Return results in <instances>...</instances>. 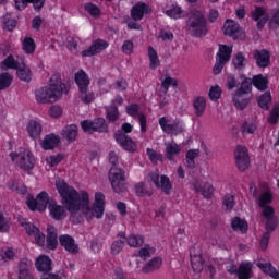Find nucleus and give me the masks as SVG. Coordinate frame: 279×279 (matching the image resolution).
Masks as SVG:
<instances>
[{
	"label": "nucleus",
	"mask_w": 279,
	"mask_h": 279,
	"mask_svg": "<svg viewBox=\"0 0 279 279\" xmlns=\"http://www.w3.org/2000/svg\"><path fill=\"white\" fill-rule=\"evenodd\" d=\"M56 187L61 196V203L72 216L77 215L82 210L86 219H93V217L101 219L104 217L106 206V196L104 193L97 192L95 194V202L90 208L87 192H82L80 195V192L75 187L68 185L62 179L56 181Z\"/></svg>",
	"instance_id": "1"
},
{
	"label": "nucleus",
	"mask_w": 279,
	"mask_h": 279,
	"mask_svg": "<svg viewBox=\"0 0 279 279\" xmlns=\"http://www.w3.org/2000/svg\"><path fill=\"white\" fill-rule=\"evenodd\" d=\"M69 90H71V87L62 83L60 73H54L49 80V86L39 87L35 90V99L37 104H56Z\"/></svg>",
	"instance_id": "2"
},
{
	"label": "nucleus",
	"mask_w": 279,
	"mask_h": 279,
	"mask_svg": "<svg viewBox=\"0 0 279 279\" xmlns=\"http://www.w3.org/2000/svg\"><path fill=\"white\" fill-rule=\"evenodd\" d=\"M185 29L192 38H204L208 35V20L199 10H193L187 15Z\"/></svg>",
	"instance_id": "3"
},
{
	"label": "nucleus",
	"mask_w": 279,
	"mask_h": 279,
	"mask_svg": "<svg viewBox=\"0 0 279 279\" xmlns=\"http://www.w3.org/2000/svg\"><path fill=\"white\" fill-rule=\"evenodd\" d=\"M109 162L112 168L109 171V181L111 182V187L114 193L121 195L128 193V183L125 182V171L123 169L117 168L119 165V155L117 153H109Z\"/></svg>",
	"instance_id": "4"
},
{
	"label": "nucleus",
	"mask_w": 279,
	"mask_h": 279,
	"mask_svg": "<svg viewBox=\"0 0 279 279\" xmlns=\"http://www.w3.org/2000/svg\"><path fill=\"white\" fill-rule=\"evenodd\" d=\"M74 82L78 88V99L83 104H93L95 101V93L90 90V77L84 70H80L74 75Z\"/></svg>",
	"instance_id": "5"
},
{
	"label": "nucleus",
	"mask_w": 279,
	"mask_h": 279,
	"mask_svg": "<svg viewBox=\"0 0 279 279\" xmlns=\"http://www.w3.org/2000/svg\"><path fill=\"white\" fill-rule=\"evenodd\" d=\"M10 158L13 162L16 161V165L22 169V171H32L36 166L34 154L29 150H24L20 154L11 153Z\"/></svg>",
	"instance_id": "6"
},
{
	"label": "nucleus",
	"mask_w": 279,
	"mask_h": 279,
	"mask_svg": "<svg viewBox=\"0 0 279 279\" xmlns=\"http://www.w3.org/2000/svg\"><path fill=\"white\" fill-rule=\"evenodd\" d=\"M230 58H232V47L220 44L216 54V63L213 69L214 75H219V73L223 71V66L230 62Z\"/></svg>",
	"instance_id": "7"
},
{
	"label": "nucleus",
	"mask_w": 279,
	"mask_h": 279,
	"mask_svg": "<svg viewBox=\"0 0 279 279\" xmlns=\"http://www.w3.org/2000/svg\"><path fill=\"white\" fill-rule=\"evenodd\" d=\"M81 128L87 134H93V132H99L102 134H108V124L104 118H97L93 120H85L81 122Z\"/></svg>",
	"instance_id": "8"
},
{
	"label": "nucleus",
	"mask_w": 279,
	"mask_h": 279,
	"mask_svg": "<svg viewBox=\"0 0 279 279\" xmlns=\"http://www.w3.org/2000/svg\"><path fill=\"white\" fill-rule=\"evenodd\" d=\"M26 205L29 210H39V213H45L47 206H49V194L47 192H41L36 198L27 197Z\"/></svg>",
	"instance_id": "9"
},
{
	"label": "nucleus",
	"mask_w": 279,
	"mask_h": 279,
	"mask_svg": "<svg viewBox=\"0 0 279 279\" xmlns=\"http://www.w3.org/2000/svg\"><path fill=\"white\" fill-rule=\"evenodd\" d=\"M159 125L166 134H173V136H178V134H182L184 132V126L182 125V122L179 120L171 123V120L167 117H161L159 119Z\"/></svg>",
	"instance_id": "10"
},
{
	"label": "nucleus",
	"mask_w": 279,
	"mask_h": 279,
	"mask_svg": "<svg viewBox=\"0 0 279 279\" xmlns=\"http://www.w3.org/2000/svg\"><path fill=\"white\" fill-rule=\"evenodd\" d=\"M223 34L225 36H230L233 40H239V38H243L245 36V32L234 20H227L223 24Z\"/></svg>",
	"instance_id": "11"
},
{
	"label": "nucleus",
	"mask_w": 279,
	"mask_h": 279,
	"mask_svg": "<svg viewBox=\"0 0 279 279\" xmlns=\"http://www.w3.org/2000/svg\"><path fill=\"white\" fill-rule=\"evenodd\" d=\"M59 243L68 254H72L73 256L80 254V244L70 234L60 235Z\"/></svg>",
	"instance_id": "12"
},
{
	"label": "nucleus",
	"mask_w": 279,
	"mask_h": 279,
	"mask_svg": "<svg viewBox=\"0 0 279 279\" xmlns=\"http://www.w3.org/2000/svg\"><path fill=\"white\" fill-rule=\"evenodd\" d=\"M234 154L239 171H247V169H250V155L247 154V148L238 146Z\"/></svg>",
	"instance_id": "13"
},
{
	"label": "nucleus",
	"mask_w": 279,
	"mask_h": 279,
	"mask_svg": "<svg viewBox=\"0 0 279 279\" xmlns=\"http://www.w3.org/2000/svg\"><path fill=\"white\" fill-rule=\"evenodd\" d=\"M22 226L24 230H26L28 236H34L36 245L44 247L46 239L45 233L40 232V229L32 222H22Z\"/></svg>",
	"instance_id": "14"
},
{
	"label": "nucleus",
	"mask_w": 279,
	"mask_h": 279,
	"mask_svg": "<svg viewBox=\"0 0 279 279\" xmlns=\"http://www.w3.org/2000/svg\"><path fill=\"white\" fill-rule=\"evenodd\" d=\"M253 58L258 69H267L271 66V53L267 49L254 50Z\"/></svg>",
	"instance_id": "15"
},
{
	"label": "nucleus",
	"mask_w": 279,
	"mask_h": 279,
	"mask_svg": "<svg viewBox=\"0 0 279 279\" xmlns=\"http://www.w3.org/2000/svg\"><path fill=\"white\" fill-rule=\"evenodd\" d=\"M109 44L104 39H96L89 46L88 49L82 51L83 58H93V56H97V53H101L105 49H108Z\"/></svg>",
	"instance_id": "16"
},
{
	"label": "nucleus",
	"mask_w": 279,
	"mask_h": 279,
	"mask_svg": "<svg viewBox=\"0 0 279 279\" xmlns=\"http://www.w3.org/2000/svg\"><path fill=\"white\" fill-rule=\"evenodd\" d=\"M126 113L133 119H138L141 125V132H147V118L144 112H140V107L137 104H132L126 107Z\"/></svg>",
	"instance_id": "17"
},
{
	"label": "nucleus",
	"mask_w": 279,
	"mask_h": 279,
	"mask_svg": "<svg viewBox=\"0 0 279 279\" xmlns=\"http://www.w3.org/2000/svg\"><path fill=\"white\" fill-rule=\"evenodd\" d=\"M114 138L117 144L121 145V147H123V149L126 151H136V143H134L130 136L123 133V131H118L114 134Z\"/></svg>",
	"instance_id": "18"
},
{
	"label": "nucleus",
	"mask_w": 279,
	"mask_h": 279,
	"mask_svg": "<svg viewBox=\"0 0 279 279\" xmlns=\"http://www.w3.org/2000/svg\"><path fill=\"white\" fill-rule=\"evenodd\" d=\"M252 20L257 23V29H263L269 21V15L265 13V9L260 7H255L251 12Z\"/></svg>",
	"instance_id": "19"
},
{
	"label": "nucleus",
	"mask_w": 279,
	"mask_h": 279,
	"mask_svg": "<svg viewBox=\"0 0 279 279\" xmlns=\"http://www.w3.org/2000/svg\"><path fill=\"white\" fill-rule=\"evenodd\" d=\"M232 101L236 110H245V108L250 106V101H252V97L248 95L240 94L239 92H235L232 95Z\"/></svg>",
	"instance_id": "20"
},
{
	"label": "nucleus",
	"mask_w": 279,
	"mask_h": 279,
	"mask_svg": "<svg viewBox=\"0 0 279 279\" xmlns=\"http://www.w3.org/2000/svg\"><path fill=\"white\" fill-rule=\"evenodd\" d=\"M46 247L47 250H56L58 247V230L53 226L47 227Z\"/></svg>",
	"instance_id": "21"
},
{
	"label": "nucleus",
	"mask_w": 279,
	"mask_h": 279,
	"mask_svg": "<svg viewBox=\"0 0 279 279\" xmlns=\"http://www.w3.org/2000/svg\"><path fill=\"white\" fill-rule=\"evenodd\" d=\"M29 269H32V260L27 258L21 259L19 264V279H34Z\"/></svg>",
	"instance_id": "22"
},
{
	"label": "nucleus",
	"mask_w": 279,
	"mask_h": 279,
	"mask_svg": "<svg viewBox=\"0 0 279 279\" xmlns=\"http://www.w3.org/2000/svg\"><path fill=\"white\" fill-rule=\"evenodd\" d=\"M64 206V207H63ZM58 205L56 203H50L49 204V211L50 215L52 217V219H56V221H60L62 219H64V217H66V210L64 208H66L65 205Z\"/></svg>",
	"instance_id": "23"
},
{
	"label": "nucleus",
	"mask_w": 279,
	"mask_h": 279,
	"mask_svg": "<svg viewBox=\"0 0 279 279\" xmlns=\"http://www.w3.org/2000/svg\"><path fill=\"white\" fill-rule=\"evenodd\" d=\"M257 267L260 268V270L266 274L267 276H270V278L272 279H279V271L278 269H276V267H274V265H271V263L269 262H257L256 263Z\"/></svg>",
	"instance_id": "24"
},
{
	"label": "nucleus",
	"mask_w": 279,
	"mask_h": 279,
	"mask_svg": "<svg viewBox=\"0 0 279 279\" xmlns=\"http://www.w3.org/2000/svg\"><path fill=\"white\" fill-rule=\"evenodd\" d=\"M166 158L170 160V162H173L175 160V156H180V151H182V147L178 145L177 143H166Z\"/></svg>",
	"instance_id": "25"
},
{
	"label": "nucleus",
	"mask_w": 279,
	"mask_h": 279,
	"mask_svg": "<svg viewBox=\"0 0 279 279\" xmlns=\"http://www.w3.org/2000/svg\"><path fill=\"white\" fill-rule=\"evenodd\" d=\"M27 3H33L34 10L40 12L45 5V0H15V8L17 10H25V8H27Z\"/></svg>",
	"instance_id": "26"
},
{
	"label": "nucleus",
	"mask_w": 279,
	"mask_h": 279,
	"mask_svg": "<svg viewBox=\"0 0 279 279\" xmlns=\"http://www.w3.org/2000/svg\"><path fill=\"white\" fill-rule=\"evenodd\" d=\"M147 4L140 2L137 4H135L132 9H131V19H133V21H143V17L145 16V12L147 14Z\"/></svg>",
	"instance_id": "27"
},
{
	"label": "nucleus",
	"mask_w": 279,
	"mask_h": 279,
	"mask_svg": "<svg viewBox=\"0 0 279 279\" xmlns=\"http://www.w3.org/2000/svg\"><path fill=\"white\" fill-rule=\"evenodd\" d=\"M27 132L31 138L36 141L40 138V134H43V125L36 120H31L27 124Z\"/></svg>",
	"instance_id": "28"
},
{
	"label": "nucleus",
	"mask_w": 279,
	"mask_h": 279,
	"mask_svg": "<svg viewBox=\"0 0 279 279\" xmlns=\"http://www.w3.org/2000/svg\"><path fill=\"white\" fill-rule=\"evenodd\" d=\"M16 75L21 82H32V70L24 61H21L20 68L16 70Z\"/></svg>",
	"instance_id": "29"
},
{
	"label": "nucleus",
	"mask_w": 279,
	"mask_h": 279,
	"mask_svg": "<svg viewBox=\"0 0 279 279\" xmlns=\"http://www.w3.org/2000/svg\"><path fill=\"white\" fill-rule=\"evenodd\" d=\"M36 268L38 271H41L44 274H49L51 271V258L45 255H40L36 259Z\"/></svg>",
	"instance_id": "30"
},
{
	"label": "nucleus",
	"mask_w": 279,
	"mask_h": 279,
	"mask_svg": "<svg viewBox=\"0 0 279 279\" xmlns=\"http://www.w3.org/2000/svg\"><path fill=\"white\" fill-rule=\"evenodd\" d=\"M61 136L65 138L68 143H74L75 138H77V125H66L61 131Z\"/></svg>",
	"instance_id": "31"
},
{
	"label": "nucleus",
	"mask_w": 279,
	"mask_h": 279,
	"mask_svg": "<svg viewBox=\"0 0 279 279\" xmlns=\"http://www.w3.org/2000/svg\"><path fill=\"white\" fill-rule=\"evenodd\" d=\"M162 267V258L155 257L150 259L142 269L143 274H154Z\"/></svg>",
	"instance_id": "32"
},
{
	"label": "nucleus",
	"mask_w": 279,
	"mask_h": 279,
	"mask_svg": "<svg viewBox=\"0 0 279 279\" xmlns=\"http://www.w3.org/2000/svg\"><path fill=\"white\" fill-rule=\"evenodd\" d=\"M252 82L253 86H255L257 90L265 92L267 88H269V78L263 74L253 76Z\"/></svg>",
	"instance_id": "33"
},
{
	"label": "nucleus",
	"mask_w": 279,
	"mask_h": 279,
	"mask_svg": "<svg viewBox=\"0 0 279 279\" xmlns=\"http://www.w3.org/2000/svg\"><path fill=\"white\" fill-rule=\"evenodd\" d=\"M252 263L242 262L238 267V278L239 279H250L252 277Z\"/></svg>",
	"instance_id": "34"
},
{
	"label": "nucleus",
	"mask_w": 279,
	"mask_h": 279,
	"mask_svg": "<svg viewBox=\"0 0 279 279\" xmlns=\"http://www.w3.org/2000/svg\"><path fill=\"white\" fill-rule=\"evenodd\" d=\"M60 143V137L56 134L46 135L41 142L43 149H56V146Z\"/></svg>",
	"instance_id": "35"
},
{
	"label": "nucleus",
	"mask_w": 279,
	"mask_h": 279,
	"mask_svg": "<svg viewBox=\"0 0 279 279\" xmlns=\"http://www.w3.org/2000/svg\"><path fill=\"white\" fill-rule=\"evenodd\" d=\"M193 108L196 117H204L206 112V98L198 96L193 100Z\"/></svg>",
	"instance_id": "36"
},
{
	"label": "nucleus",
	"mask_w": 279,
	"mask_h": 279,
	"mask_svg": "<svg viewBox=\"0 0 279 279\" xmlns=\"http://www.w3.org/2000/svg\"><path fill=\"white\" fill-rule=\"evenodd\" d=\"M21 66V62L19 60L14 59V56L10 54L8 56L3 62L0 63V69L2 71H8V69H12L13 71H17V69Z\"/></svg>",
	"instance_id": "37"
},
{
	"label": "nucleus",
	"mask_w": 279,
	"mask_h": 279,
	"mask_svg": "<svg viewBox=\"0 0 279 279\" xmlns=\"http://www.w3.org/2000/svg\"><path fill=\"white\" fill-rule=\"evenodd\" d=\"M190 256L193 271H195V274H201V271L204 270V260L202 259V254L193 255V252H191Z\"/></svg>",
	"instance_id": "38"
},
{
	"label": "nucleus",
	"mask_w": 279,
	"mask_h": 279,
	"mask_svg": "<svg viewBox=\"0 0 279 279\" xmlns=\"http://www.w3.org/2000/svg\"><path fill=\"white\" fill-rule=\"evenodd\" d=\"M232 64L236 71H243L247 66V58L243 52H238L233 56Z\"/></svg>",
	"instance_id": "39"
},
{
	"label": "nucleus",
	"mask_w": 279,
	"mask_h": 279,
	"mask_svg": "<svg viewBox=\"0 0 279 279\" xmlns=\"http://www.w3.org/2000/svg\"><path fill=\"white\" fill-rule=\"evenodd\" d=\"M231 227L232 230H234L235 232H241L242 234H245V232H247V221H245L244 219H241L240 217H234L231 220Z\"/></svg>",
	"instance_id": "40"
},
{
	"label": "nucleus",
	"mask_w": 279,
	"mask_h": 279,
	"mask_svg": "<svg viewBox=\"0 0 279 279\" xmlns=\"http://www.w3.org/2000/svg\"><path fill=\"white\" fill-rule=\"evenodd\" d=\"M194 190L196 193H202V195L205 199H211L213 194L215 193V187H213V184H210V183H205L203 185V189H201L197 185H194Z\"/></svg>",
	"instance_id": "41"
},
{
	"label": "nucleus",
	"mask_w": 279,
	"mask_h": 279,
	"mask_svg": "<svg viewBox=\"0 0 279 279\" xmlns=\"http://www.w3.org/2000/svg\"><path fill=\"white\" fill-rule=\"evenodd\" d=\"M199 149H190L185 155V162L187 169H195V158H199Z\"/></svg>",
	"instance_id": "42"
},
{
	"label": "nucleus",
	"mask_w": 279,
	"mask_h": 279,
	"mask_svg": "<svg viewBox=\"0 0 279 279\" xmlns=\"http://www.w3.org/2000/svg\"><path fill=\"white\" fill-rule=\"evenodd\" d=\"M148 58L150 61L149 69H151V71H156V68L160 66V59H158V52L151 46L148 47Z\"/></svg>",
	"instance_id": "43"
},
{
	"label": "nucleus",
	"mask_w": 279,
	"mask_h": 279,
	"mask_svg": "<svg viewBox=\"0 0 279 279\" xmlns=\"http://www.w3.org/2000/svg\"><path fill=\"white\" fill-rule=\"evenodd\" d=\"M126 243L130 245V247H143L145 239L143 235L131 234L126 238Z\"/></svg>",
	"instance_id": "44"
},
{
	"label": "nucleus",
	"mask_w": 279,
	"mask_h": 279,
	"mask_svg": "<svg viewBox=\"0 0 279 279\" xmlns=\"http://www.w3.org/2000/svg\"><path fill=\"white\" fill-rule=\"evenodd\" d=\"M14 76L12 74L4 72L0 74V90H5V88H10L12 86V81Z\"/></svg>",
	"instance_id": "45"
},
{
	"label": "nucleus",
	"mask_w": 279,
	"mask_h": 279,
	"mask_svg": "<svg viewBox=\"0 0 279 279\" xmlns=\"http://www.w3.org/2000/svg\"><path fill=\"white\" fill-rule=\"evenodd\" d=\"M2 27L3 29H5L7 32H12L14 31V28L16 27V21L14 19H12L11 14H5L2 17Z\"/></svg>",
	"instance_id": "46"
},
{
	"label": "nucleus",
	"mask_w": 279,
	"mask_h": 279,
	"mask_svg": "<svg viewBox=\"0 0 279 279\" xmlns=\"http://www.w3.org/2000/svg\"><path fill=\"white\" fill-rule=\"evenodd\" d=\"M252 84L253 81L251 78H244L241 83V86L235 90V93L250 96V94L252 93Z\"/></svg>",
	"instance_id": "47"
},
{
	"label": "nucleus",
	"mask_w": 279,
	"mask_h": 279,
	"mask_svg": "<svg viewBox=\"0 0 279 279\" xmlns=\"http://www.w3.org/2000/svg\"><path fill=\"white\" fill-rule=\"evenodd\" d=\"M271 104V92H266L258 98V106L263 110H269V105Z\"/></svg>",
	"instance_id": "48"
},
{
	"label": "nucleus",
	"mask_w": 279,
	"mask_h": 279,
	"mask_svg": "<svg viewBox=\"0 0 279 279\" xmlns=\"http://www.w3.org/2000/svg\"><path fill=\"white\" fill-rule=\"evenodd\" d=\"M182 8L177 5V4H172L170 9H168L166 11L167 16H169L170 19H182Z\"/></svg>",
	"instance_id": "49"
},
{
	"label": "nucleus",
	"mask_w": 279,
	"mask_h": 279,
	"mask_svg": "<svg viewBox=\"0 0 279 279\" xmlns=\"http://www.w3.org/2000/svg\"><path fill=\"white\" fill-rule=\"evenodd\" d=\"M23 50L25 53L32 54L36 51V43L31 37H25L23 40Z\"/></svg>",
	"instance_id": "50"
},
{
	"label": "nucleus",
	"mask_w": 279,
	"mask_h": 279,
	"mask_svg": "<svg viewBox=\"0 0 279 279\" xmlns=\"http://www.w3.org/2000/svg\"><path fill=\"white\" fill-rule=\"evenodd\" d=\"M159 184H160L159 189H162V191L166 195H169V193H171V190L173 189V185L171 184V181L169 180V177L161 175V181L159 182Z\"/></svg>",
	"instance_id": "51"
},
{
	"label": "nucleus",
	"mask_w": 279,
	"mask_h": 279,
	"mask_svg": "<svg viewBox=\"0 0 279 279\" xmlns=\"http://www.w3.org/2000/svg\"><path fill=\"white\" fill-rule=\"evenodd\" d=\"M123 247H125V241L122 240H116L111 244V254L113 256H117L123 252Z\"/></svg>",
	"instance_id": "52"
},
{
	"label": "nucleus",
	"mask_w": 279,
	"mask_h": 279,
	"mask_svg": "<svg viewBox=\"0 0 279 279\" xmlns=\"http://www.w3.org/2000/svg\"><path fill=\"white\" fill-rule=\"evenodd\" d=\"M135 193L138 195V197H151V192L148 191L147 187H145L144 182H140L135 185Z\"/></svg>",
	"instance_id": "53"
},
{
	"label": "nucleus",
	"mask_w": 279,
	"mask_h": 279,
	"mask_svg": "<svg viewBox=\"0 0 279 279\" xmlns=\"http://www.w3.org/2000/svg\"><path fill=\"white\" fill-rule=\"evenodd\" d=\"M170 86H178V80L171 77V76H167L162 82H161V88H163V93L165 95H167V93H169V87Z\"/></svg>",
	"instance_id": "54"
},
{
	"label": "nucleus",
	"mask_w": 279,
	"mask_h": 279,
	"mask_svg": "<svg viewBox=\"0 0 279 279\" xmlns=\"http://www.w3.org/2000/svg\"><path fill=\"white\" fill-rule=\"evenodd\" d=\"M85 11L88 12V14H90V16H94L95 19L101 15V10L99 9V7L90 2L85 4Z\"/></svg>",
	"instance_id": "55"
},
{
	"label": "nucleus",
	"mask_w": 279,
	"mask_h": 279,
	"mask_svg": "<svg viewBox=\"0 0 279 279\" xmlns=\"http://www.w3.org/2000/svg\"><path fill=\"white\" fill-rule=\"evenodd\" d=\"M278 119H279V105H275L270 111V114L267 121L268 123H270V125H276V123H278Z\"/></svg>",
	"instance_id": "56"
},
{
	"label": "nucleus",
	"mask_w": 279,
	"mask_h": 279,
	"mask_svg": "<svg viewBox=\"0 0 279 279\" xmlns=\"http://www.w3.org/2000/svg\"><path fill=\"white\" fill-rule=\"evenodd\" d=\"M222 204L226 207V210H232V208H234V206L236 205V202L234 201V195L227 194L222 199Z\"/></svg>",
	"instance_id": "57"
},
{
	"label": "nucleus",
	"mask_w": 279,
	"mask_h": 279,
	"mask_svg": "<svg viewBox=\"0 0 279 279\" xmlns=\"http://www.w3.org/2000/svg\"><path fill=\"white\" fill-rule=\"evenodd\" d=\"M147 156L149 157V160L156 165V162H162V154H158L153 148H147Z\"/></svg>",
	"instance_id": "58"
},
{
	"label": "nucleus",
	"mask_w": 279,
	"mask_h": 279,
	"mask_svg": "<svg viewBox=\"0 0 279 279\" xmlns=\"http://www.w3.org/2000/svg\"><path fill=\"white\" fill-rule=\"evenodd\" d=\"M107 119L109 121L119 119V109L117 108V105L111 104V106L107 109Z\"/></svg>",
	"instance_id": "59"
},
{
	"label": "nucleus",
	"mask_w": 279,
	"mask_h": 279,
	"mask_svg": "<svg viewBox=\"0 0 279 279\" xmlns=\"http://www.w3.org/2000/svg\"><path fill=\"white\" fill-rule=\"evenodd\" d=\"M260 208H263L262 210V215L263 217H265V219H276V216H275V209L274 207L269 206V205H266V206H262Z\"/></svg>",
	"instance_id": "60"
},
{
	"label": "nucleus",
	"mask_w": 279,
	"mask_h": 279,
	"mask_svg": "<svg viewBox=\"0 0 279 279\" xmlns=\"http://www.w3.org/2000/svg\"><path fill=\"white\" fill-rule=\"evenodd\" d=\"M278 226V219L276 218H270L266 221V225H265V234H270L271 235V232H274V230H276Z\"/></svg>",
	"instance_id": "61"
},
{
	"label": "nucleus",
	"mask_w": 279,
	"mask_h": 279,
	"mask_svg": "<svg viewBox=\"0 0 279 279\" xmlns=\"http://www.w3.org/2000/svg\"><path fill=\"white\" fill-rule=\"evenodd\" d=\"M272 199L271 192H264L259 197V206H267V204H271Z\"/></svg>",
	"instance_id": "62"
},
{
	"label": "nucleus",
	"mask_w": 279,
	"mask_h": 279,
	"mask_svg": "<svg viewBox=\"0 0 279 279\" xmlns=\"http://www.w3.org/2000/svg\"><path fill=\"white\" fill-rule=\"evenodd\" d=\"M63 159L64 157L62 155H56L46 158V162L47 165H49V167H58V165H60V161Z\"/></svg>",
	"instance_id": "63"
},
{
	"label": "nucleus",
	"mask_w": 279,
	"mask_h": 279,
	"mask_svg": "<svg viewBox=\"0 0 279 279\" xmlns=\"http://www.w3.org/2000/svg\"><path fill=\"white\" fill-rule=\"evenodd\" d=\"M256 124L254 122H244L242 125V134H254Z\"/></svg>",
	"instance_id": "64"
}]
</instances>
